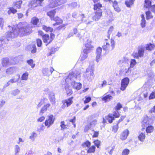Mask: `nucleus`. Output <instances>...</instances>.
Returning a JSON list of instances; mask_svg holds the SVG:
<instances>
[{"instance_id": "f257e3e1", "label": "nucleus", "mask_w": 155, "mask_h": 155, "mask_svg": "<svg viewBox=\"0 0 155 155\" xmlns=\"http://www.w3.org/2000/svg\"><path fill=\"white\" fill-rule=\"evenodd\" d=\"M17 28L12 27L10 31L7 32L6 34L7 38H15L18 34L22 36L30 34L31 32V26H30L26 22H20L18 24Z\"/></svg>"}, {"instance_id": "f03ea898", "label": "nucleus", "mask_w": 155, "mask_h": 155, "mask_svg": "<svg viewBox=\"0 0 155 155\" xmlns=\"http://www.w3.org/2000/svg\"><path fill=\"white\" fill-rule=\"evenodd\" d=\"M81 72L75 71L69 73L68 77L65 80L66 83H71V82L75 81V79L79 80L81 77Z\"/></svg>"}, {"instance_id": "7ed1b4c3", "label": "nucleus", "mask_w": 155, "mask_h": 155, "mask_svg": "<svg viewBox=\"0 0 155 155\" xmlns=\"http://www.w3.org/2000/svg\"><path fill=\"white\" fill-rule=\"evenodd\" d=\"M94 66H89L86 70V71L84 74V76L89 81H92L94 78Z\"/></svg>"}, {"instance_id": "20e7f679", "label": "nucleus", "mask_w": 155, "mask_h": 155, "mask_svg": "<svg viewBox=\"0 0 155 155\" xmlns=\"http://www.w3.org/2000/svg\"><path fill=\"white\" fill-rule=\"evenodd\" d=\"M67 0H49L48 7L50 8H54L65 3Z\"/></svg>"}, {"instance_id": "39448f33", "label": "nucleus", "mask_w": 155, "mask_h": 155, "mask_svg": "<svg viewBox=\"0 0 155 155\" xmlns=\"http://www.w3.org/2000/svg\"><path fill=\"white\" fill-rule=\"evenodd\" d=\"M111 46L110 44L107 42H106L102 46L103 49L106 52H108L110 50H113L115 45L114 41L113 39L110 40Z\"/></svg>"}, {"instance_id": "423d86ee", "label": "nucleus", "mask_w": 155, "mask_h": 155, "mask_svg": "<svg viewBox=\"0 0 155 155\" xmlns=\"http://www.w3.org/2000/svg\"><path fill=\"white\" fill-rule=\"evenodd\" d=\"M55 118L52 114L49 115L48 116L47 119L45 120V124L47 128L49 127L52 125L54 123Z\"/></svg>"}, {"instance_id": "0eeeda50", "label": "nucleus", "mask_w": 155, "mask_h": 155, "mask_svg": "<svg viewBox=\"0 0 155 155\" xmlns=\"http://www.w3.org/2000/svg\"><path fill=\"white\" fill-rule=\"evenodd\" d=\"M20 75L19 74H18L13 77L8 81L7 83L5 84L4 86V88H5L10 85L11 83H15L17 82L19 80Z\"/></svg>"}, {"instance_id": "6e6552de", "label": "nucleus", "mask_w": 155, "mask_h": 155, "mask_svg": "<svg viewBox=\"0 0 155 155\" xmlns=\"http://www.w3.org/2000/svg\"><path fill=\"white\" fill-rule=\"evenodd\" d=\"M142 130H144L145 127L150 124V120L147 116H145L141 122Z\"/></svg>"}, {"instance_id": "1a4fd4ad", "label": "nucleus", "mask_w": 155, "mask_h": 155, "mask_svg": "<svg viewBox=\"0 0 155 155\" xmlns=\"http://www.w3.org/2000/svg\"><path fill=\"white\" fill-rule=\"evenodd\" d=\"M129 82V79L128 78H125L121 81L120 90L122 91H124L128 86Z\"/></svg>"}, {"instance_id": "9d476101", "label": "nucleus", "mask_w": 155, "mask_h": 155, "mask_svg": "<svg viewBox=\"0 0 155 155\" xmlns=\"http://www.w3.org/2000/svg\"><path fill=\"white\" fill-rule=\"evenodd\" d=\"M38 0H32L28 4V6L32 8H35L38 6H41Z\"/></svg>"}, {"instance_id": "9b49d317", "label": "nucleus", "mask_w": 155, "mask_h": 155, "mask_svg": "<svg viewBox=\"0 0 155 155\" xmlns=\"http://www.w3.org/2000/svg\"><path fill=\"white\" fill-rule=\"evenodd\" d=\"M54 70V69L52 67H50L49 68H45L43 70L42 73L44 75H49L52 73Z\"/></svg>"}, {"instance_id": "f8f14e48", "label": "nucleus", "mask_w": 155, "mask_h": 155, "mask_svg": "<svg viewBox=\"0 0 155 155\" xmlns=\"http://www.w3.org/2000/svg\"><path fill=\"white\" fill-rule=\"evenodd\" d=\"M8 40V39H0V50H6L7 49V45L6 43V41Z\"/></svg>"}, {"instance_id": "ddd939ff", "label": "nucleus", "mask_w": 155, "mask_h": 155, "mask_svg": "<svg viewBox=\"0 0 155 155\" xmlns=\"http://www.w3.org/2000/svg\"><path fill=\"white\" fill-rule=\"evenodd\" d=\"M18 70V68L16 67H11L6 69V73L8 74H11L16 72Z\"/></svg>"}, {"instance_id": "4468645a", "label": "nucleus", "mask_w": 155, "mask_h": 155, "mask_svg": "<svg viewBox=\"0 0 155 155\" xmlns=\"http://www.w3.org/2000/svg\"><path fill=\"white\" fill-rule=\"evenodd\" d=\"M102 12H95V15L92 17V19L95 21H98L102 15Z\"/></svg>"}, {"instance_id": "2eb2a0df", "label": "nucleus", "mask_w": 155, "mask_h": 155, "mask_svg": "<svg viewBox=\"0 0 155 155\" xmlns=\"http://www.w3.org/2000/svg\"><path fill=\"white\" fill-rule=\"evenodd\" d=\"M71 85L73 88L78 90H80L82 84L80 83H76L75 81L71 82Z\"/></svg>"}, {"instance_id": "dca6fc26", "label": "nucleus", "mask_w": 155, "mask_h": 155, "mask_svg": "<svg viewBox=\"0 0 155 155\" xmlns=\"http://www.w3.org/2000/svg\"><path fill=\"white\" fill-rule=\"evenodd\" d=\"M64 88L67 95L70 96L73 93V91L68 83H66Z\"/></svg>"}, {"instance_id": "f3484780", "label": "nucleus", "mask_w": 155, "mask_h": 155, "mask_svg": "<svg viewBox=\"0 0 155 155\" xmlns=\"http://www.w3.org/2000/svg\"><path fill=\"white\" fill-rule=\"evenodd\" d=\"M102 49L101 47H98L97 48L96 50L97 56L96 57V61L98 62L101 58V54Z\"/></svg>"}, {"instance_id": "a211bd4d", "label": "nucleus", "mask_w": 155, "mask_h": 155, "mask_svg": "<svg viewBox=\"0 0 155 155\" xmlns=\"http://www.w3.org/2000/svg\"><path fill=\"white\" fill-rule=\"evenodd\" d=\"M145 50V47L141 45L138 47V53L140 57H143L144 55V53Z\"/></svg>"}, {"instance_id": "6ab92c4d", "label": "nucleus", "mask_w": 155, "mask_h": 155, "mask_svg": "<svg viewBox=\"0 0 155 155\" xmlns=\"http://www.w3.org/2000/svg\"><path fill=\"white\" fill-rule=\"evenodd\" d=\"M85 50H83V52L81 54L79 58V60L81 61H82L86 59L87 57V54L88 53L86 52Z\"/></svg>"}, {"instance_id": "aec40b11", "label": "nucleus", "mask_w": 155, "mask_h": 155, "mask_svg": "<svg viewBox=\"0 0 155 155\" xmlns=\"http://www.w3.org/2000/svg\"><path fill=\"white\" fill-rule=\"evenodd\" d=\"M85 48L83 50H85L86 52L89 53L91 50L93 49V47L92 46L90 42H89L85 45Z\"/></svg>"}, {"instance_id": "412c9836", "label": "nucleus", "mask_w": 155, "mask_h": 155, "mask_svg": "<svg viewBox=\"0 0 155 155\" xmlns=\"http://www.w3.org/2000/svg\"><path fill=\"white\" fill-rule=\"evenodd\" d=\"M102 8V5L99 3L94 5V9L95 12H102V9H101Z\"/></svg>"}, {"instance_id": "4be33fe9", "label": "nucleus", "mask_w": 155, "mask_h": 155, "mask_svg": "<svg viewBox=\"0 0 155 155\" xmlns=\"http://www.w3.org/2000/svg\"><path fill=\"white\" fill-rule=\"evenodd\" d=\"M113 3V6L114 8V10L116 12H119L120 11V9L118 6V4L117 2L114 0L112 2Z\"/></svg>"}, {"instance_id": "5701e85b", "label": "nucleus", "mask_w": 155, "mask_h": 155, "mask_svg": "<svg viewBox=\"0 0 155 155\" xmlns=\"http://www.w3.org/2000/svg\"><path fill=\"white\" fill-rule=\"evenodd\" d=\"M43 39L44 42L45 43H50L52 41V40L50 39L49 37V36L48 35H44L43 37Z\"/></svg>"}, {"instance_id": "b1692460", "label": "nucleus", "mask_w": 155, "mask_h": 155, "mask_svg": "<svg viewBox=\"0 0 155 155\" xmlns=\"http://www.w3.org/2000/svg\"><path fill=\"white\" fill-rule=\"evenodd\" d=\"M129 133V131L128 129L124 130L121 134V139L122 140H125Z\"/></svg>"}, {"instance_id": "393cba45", "label": "nucleus", "mask_w": 155, "mask_h": 155, "mask_svg": "<svg viewBox=\"0 0 155 155\" xmlns=\"http://www.w3.org/2000/svg\"><path fill=\"white\" fill-rule=\"evenodd\" d=\"M53 20L54 21H56V22L53 24V25L54 26H56V25H59L60 24H62L63 22L62 20L60 19L58 17H56L55 18H53Z\"/></svg>"}, {"instance_id": "a878e982", "label": "nucleus", "mask_w": 155, "mask_h": 155, "mask_svg": "<svg viewBox=\"0 0 155 155\" xmlns=\"http://www.w3.org/2000/svg\"><path fill=\"white\" fill-rule=\"evenodd\" d=\"M145 138V132L144 131L140 132L138 136V139L142 142L143 141Z\"/></svg>"}, {"instance_id": "bb28decb", "label": "nucleus", "mask_w": 155, "mask_h": 155, "mask_svg": "<svg viewBox=\"0 0 155 155\" xmlns=\"http://www.w3.org/2000/svg\"><path fill=\"white\" fill-rule=\"evenodd\" d=\"M49 100L52 104H55V98L54 94L52 92H51L49 94Z\"/></svg>"}, {"instance_id": "cd10ccee", "label": "nucleus", "mask_w": 155, "mask_h": 155, "mask_svg": "<svg viewBox=\"0 0 155 155\" xmlns=\"http://www.w3.org/2000/svg\"><path fill=\"white\" fill-rule=\"evenodd\" d=\"M73 97H71L67 99L64 100V103H66V106L67 107L70 106L73 103Z\"/></svg>"}, {"instance_id": "c85d7f7f", "label": "nucleus", "mask_w": 155, "mask_h": 155, "mask_svg": "<svg viewBox=\"0 0 155 155\" xmlns=\"http://www.w3.org/2000/svg\"><path fill=\"white\" fill-rule=\"evenodd\" d=\"M2 64L4 67H7L9 64V59L7 58H3L2 60Z\"/></svg>"}, {"instance_id": "c756f323", "label": "nucleus", "mask_w": 155, "mask_h": 155, "mask_svg": "<svg viewBox=\"0 0 155 155\" xmlns=\"http://www.w3.org/2000/svg\"><path fill=\"white\" fill-rule=\"evenodd\" d=\"M113 99V97L110 94H105L102 98V100L105 102L109 101Z\"/></svg>"}, {"instance_id": "7c9ffc66", "label": "nucleus", "mask_w": 155, "mask_h": 155, "mask_svg": "<svg viewBox=\"0 0 155 155\" xmlns=\"http://www.w3.org/2000/svg\"><path fill=\"white\" fill-rule=\"evenodd\" d=\"M55 13V10H53L47 12V15L50 17L51 20H53V18L54 17Z\"/></svg>"}, {"instance_id": "2f4dec72", "label": "nucleus", "mask_w": 155, "mask_h": 155, "mask_svg": "<svg viewBox=\"0 0 155 155\" xmlns=\"http://www.w3.org/2000/svg\"><path fill=\"white\" fill-rule=\"evenodd\" d=\"M154 45L151 43L148 44L146 45V46L145 47V48L147 50L151 51L154 48Z\"/></svg>"}, {"instance_id": "473e14b6", "label": "nucleus", "mask_w": 155, "mask_h": 155, "mask_svg": "<svg viewBox=\"0 0 155 155\" xmlns=\"http://www.w3.org/2000/svg\"><path fill=\"white\" fill-rule=\"evenodd\" d=\"M106 119L108 120V122L111 123H112L113 121L114 120V118L112 115L111 114H109L108 115L105 117Z\"/></svg>"}, {"instance_id": "72a5a7b5", "label": "nucleus", "mask_w": 155, "mask_h": 155, "mask_svg": "<svg viewBox=\"0 0 155 155\" xmlns=\"http://www.w3.org/2000/svg\"><path fill=\"white\" fill-rule=\"evenodd\" d=\"M146 127V131L147 133H151L153 130L154 128L151 125H149Z\"/></svg>"}, {"instance_id": "f704fd0d", "label": "nucleus", "mask_w": 155, "mask_h": 155, "mask_svg": "<svg viewBox=\"0 0 155 155\" xmlns=\"http://www.w3.org/2000/svg\"><path fill=\"white\" fill-rule=\"evenodd\" d=\"M37 136V134L35 132H33L30 134L29 139L32 141H34Z\"/></svg>"}, {"instance_id": "c9c22d12", "label": "nucleus", "mask_w": 155, "mask_h": 155, "mask_svg": "<svg viewBox=\"0 0 155 155\" xmlns=\"http://www.w3.org/2000/svg\"><path fill=\"white\" fill-rule=\"evenodd\" d=\"M152 5L150 0H145V1L144 6L146 8H148L149 9L150 7Z\"/></svg>"}, {"instance_id": "e433bc0d", "label": "nucleus", "mask_w": 155, "mask_h": 155, "mask_svg": "<svg viewBox=\"0 0 155 155\" xmlns=\"http://www.w3.org/2000/svg\"><path fill=\"white\" fill-rule=\"evenodd\" d=\"M135 0H126L125 4L126 6L128 7H130V5H132Z\"/></svg>"}, {"instance_id": "4c0bfd02", "label": "nucleus", "mask_w": 155, "mask_h": 155, "mask_svg": "<svg viewBox=\"0 0 155 155\" xmlns=\"http://www.w3.org/2000/svg\"><path fill=\"white\" fill-rule=\"evenodd\" d=\"M22 1L20 0L16 2H14L13 5L14 6H16L17 8H21V5L22 3Z\"/></svg>"}, {"instance_id": "58836bf2", "label": "nucleus", "mask_w": 155, "mask_h": 155, "mask_svg": "<svg viewBox=\"0 0 155 155\" xmlns=\"http://www.w3.org/2000/svg\"><path fill=\"white\" fill-rule=\"evenodd\" d=\"M28 74L27 72L24 73L21 78V80L26 81L28 79Z\"/></svg>"}, {"instance_id": "ea45409f", "label": "nucleus", "mask_w": 155, "mask_h": 155, "mask_svg": "<svg viewBox=\"0 0 155 155\" xmlns=\"http://www.w3.org/2000/svg\"><path fill=\"white\" fill-rule=\"evenodd\" d=\"M42 28L46 32L49 31L51 32L53 30L52 28L49 27H48L45 25H43Z\"/></svg>"}, {"instance_id": "a19ab883", "label": "nucleus", "mask_w": 155, "mask_h": 155, "mask_svg": "<svg viewBox=\"0 0 155 155\" xmlns=\"http://www.w3.org/2000/svg\"><path fill=\"white\" fill-rule=\"evenodd\" d=\"M39 22V19L36 17L32 18L31 20V22L34 25H36Z\"/></svg>"}, {"instance_id": "79ce46f5", "label": "nucleus", "mask_w": 155, "mask_h": 155, "mask_svg": "<svg viewBox=\"0 0 155 155\" xmlns=\"http://www.w3.org/2000/svg\"><path fill=\"white\" fill-rule=\"evenodd\" d=\"M17 12V11L13 7L10 8L9 9L8 11V13L10 15L11 13L13 14H15Z\"/></svg>"}, {"instance_id": "37998d69", "label": "nucleus", "mask_w": 155, "mask_h": 155, "mask_svg": "<svg viewBox=\"0 0 155 155\" xmlns=\"http://www.w3.org/2000/svg\"><path fill=\"white\" fill-rule=\"evenodd\" d=\"M15 153V155H17L18 153L20 151V148L18 145H15L14 147Z\"/></svg>"}, {"instance_id": "c03bdc74", "label": "nucleus", "mask_w": 155, "mask_h": 155, "mask_svg": "<svg viewBox=\"0 0 155 155\" xmlns=\"http://www.w3.org/2000/svg\"><path fill=\"white\" fill-rule=\"evenodd\" d=\"M27 63L29 65L31 66L32 68H34L35 66V64L33 63V61L32 59L27 60Z\"/></svg>"}, {"instance_id": "a18cd8bd", "label": "nucleus", "mask_w": 155, "mask_h": 155, "mask_svg": "<svg viewBox=\"0 0 155 155\" xmlns=\"http://www.w3.org/2000/svg\"><path fill=\"white\" fill-rule=\"evenodd\" d=\"M146 18L147 20L153 18V16L151 15V13L150 11H147L146 12Z\"/></svg>"}, {"instance_id": "49530a36", "label": "nucleus", "mask_w": 155, "mask_h": 155, "mask_svg": "<svg viewBox=\"0 0 155 155\" xmlns=\"http://www.w3.org/2000/svg\"><path fill=\"white\" fill-rule=\"evenodd\" d=\"M95 150V147L94 146H92L87 151L88 153H91L94 152Z\"/></svg>"}, {"instance_id": "de8ad7c7", "label": "nucleus", "mask_w": 155, "mask_h": 155, "mask_svg": "<svg viewBox=\"0 0 155 155\" xmlns=\"http://www.w3.org/2000/svg\"><path fill=\"white\" fill-rule=\"evenodd\" d=\"M130 62V67L131 68H133L137 64L135 60L134 59H131Z\"/></svg>"}, {"instance_id": "09e8293b", "label": "nucleus", "mask_w": 155, "mask_h": 155, "mask_svg": "<svg viewBox=\"0 0 155 155\" xmlns=\"http://www.w3.org/2000/svg\"><path fill=\"white\" fill-rule=\"evenodd\" d=\"M122 105L119 103H118L117 105L115 107L114 109L115 110L118 111L122 108Z\"/></svg>"}, {"instance_id": "8fccbe9b", "label": "nucleus", "mask_w": 155, "mask_h": 155, "mask_svg": "<svg viewBox=\"0 0 155 155\" xmlns=\"http://www.w3.org/2000/svg\"><path fill=\"white\" fill-rule=\"evenodd\" d=\"M20 91L18 89H15L12 91V94L14 96H15L18 94L20 93Z\"/></svg>"}, {"instance_id": "3c124183", "label": "nucleus", "mask_w": 155, "mask_h": 155, "mask_svg": "<svg viewBox=\"0 0 155 155\" xmlns=\"http://www.w3.org/2000/svg\"><path fill=\"white\" fill-rule=\"evenodd\" d=\"M112 116L113 117H114L116 118H118L120 117V114L118 111L115 110L113 112Z\"/></svg>"}, {"instance_id": "603ef678", "label": "nucleus", "mask_w": 155, "mask_h": 155, "mask_svg": "<svg viewBox=\"0 0 155 155\" xmlns=\"http://www.w3.org/2000/svg\"><path fill=\"white\" fill-rule=\"evenodd\" d=\"M114 30V27L112 26H111L109 28V30L108 31V38H109L110 35L112 33L113 31Z\"/></svg>"}, {"instance_id": "864d4df0", "label": "nucleus", "mask_w": 155, "mask_h": 155, "mask_svg": "<svg viewBox=\"0 0 155 155\" xmlns=\"http://www.w3.org/2000/svg\"><path fill=\"white\" fill-rule=\"evenodd\" d=\"M80 16L81 18V21L82 22L85 23L86 22V20H85V17L84 16V14H82L80 15Z\"/></svg>"}, {"instance_id": "5fc2aeb1", "label": "nucleus", "mask_w": 155, "mask_h": 155, "mask_svg": "<svg viewBox=\"0 0 155 155\" xmlns=\"http://www.w3.org/2000/svg\"><path fill=\"white\" fill-rule=\"evenodd\" d=\"M45 128V126L43 124H42L40 126L39 128H38L37 131L39 132H40L41 131L44 130Z\"/></svg>"}, {"instance_id": "6e6d98bb", "label": "nucleus", "mask_w": 155, "mask_h": 155, "mask_svg": "<svg viewBox=\"0 0 155 155\" xmlns=\"http://www.w3.org/2000/svg\"><path fill=\"white\" fill-rule=\"evenodd\" d=\"M129 151L128 149H124L122 152V155H128L129 153Z\"/></svg>"}, {"instance_id": "4d7b16f0", "label": "nucleus", "mask_w": 155, "mask_h": 155, "mask_svg": "<svg viewBox=\"0 0 155 155\" xmlns=\"http://www.w3.org/2000/svg\"><path fill=\"white\" fill-rule=\"evenodd\" d=\"M118 128V124L117 123L116 125L114 126L113 127V130L114 132H116Z\"/></svg>"}, {"instance_id": "13d9d810", "label": "nucleus", "mask_w": 155, "mask_h": 155, "mask_svg": "<svg viewBox=\"0 0 155 155\" xmlns=\"http://www.w3.org/2000/svg\"><path fill=\"white\" fill-rule=\"evenodd\" d=\"M97 121L96 120H94L90 123V126H94L97 124Z\"/></svg>"}, {"instance_id": "bf43d9fd", "label": "nucleus", "mask_w": 155, "mask_h": 155, "mask_svg": "<svg viewBox=\"0 0 155 155\" xmlns=\"http://www.w3.org/2000/svg\"><path fill=\"white\" fill-rule=\"evenodd\" d=\"M91 143L89 141H87L85 142L83 144V146H84L86 147H89Z\"/></svg>"}, {"instance_id": "052dcab7", "label": "nucleus", "mask_w": 155, "mask_h": 155, "mask_svg": "<svg viewBox=\"0 0 155 155\" xmlns=\"http://www.w3.org/2000/svg\"><path fill=\"white\" fill-rule=\"evenodd\" d=\"M146 21L145 19H142L141 20V25L142 27L144 28L145 26Z\"/></svg>"}, {"instance_id": "680f3d73", "label": "nucleus", "mask_w": 155, "mask_h": 155, "mask_svg": "<svg viewBox=\"0 0 155 155\" xmlns=\"http://www.w3.org/2000/svg\"><path fill=\"white\" fill-rule=\"evenodd\" d=\"M155 94L154 92H152L150 94L149 97V99L150 100L153 99L155 98Z\"/></svg>"}, {"instance_id": "e2e57ef3", "label": "nucleus", "mask_w": 155, "mask_h": 155, "mask_svg": "<svg viewBox=\"0 0 155 155\" xmlns=\"http://www.w3.org/2000/svg\"><path fill=\"white\" fill-rule=\"evenodd\" d=\"M94 143L95 145L97 147V148H99L100 146V142L98 140H96L94 141Z\"/></svg>"}, {"instance_id": "0e129e2a", "label": "nucleus", "mask_w": 155, "mask_h": 155, "mask_svg": "<svg viewBox=\"0 0 155 155\" xmlns=\"http://www.w3.org/2000/svg\"><path fill=\"white\" fill-rule=\"evenodd\" d=\"M37 46L40 47L42 45V41L41 39H38L37 40Z\"/></svg>"}, {"instance_id": "69168bd1", "label": "nucleus", "mask_w": 155, "mask_h": 155, "mask_svg": "<svg viewBox=\"0 0 155 155\" xmlns=\"http://www.w3.org/2000/svg\"><path fill=\"white\" fill-rule=\"evenodd\" d=\"M125 115L121 116L120 119L117 121V123L118 124L120 122L123 121V120L125 118Z\"/></svg>"}, {"instance_id": "338daca9", "label": "nucleus", "mask_w": 155, "mask_h": 155, "mask_svg": "<svg viewBox=\"0 0 155 155\" xmlns=\"http://www.w3.org/2000/svg\"><path fill=\"white\" fill-rule=\"evenodd\" d=\"M47 110L44 108L43 107L41 108L39 112V114L42 115L43 114L46 112Z\"/></svg>"}, {"instance_id": "774afa93", "label": "nucleus", "mask_w": 155, "mask_h": 155, "mask_svg": "<svg viewBox=\"0 0 155 155\" xmlns=\"http://www.w3.org/2000/svg\"><path fill=\"white\" fill-rule=\"evenodd\" d=\"M150 10H151L153 12L155 13V5H153L151 6L149 9Z\"/></svg>"}]
</instances>
